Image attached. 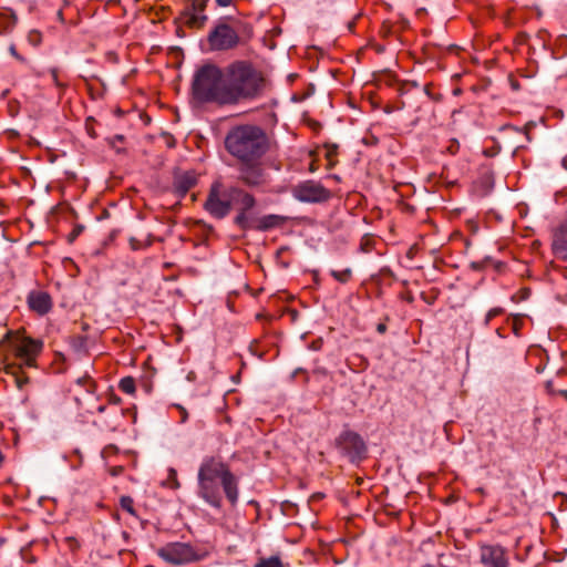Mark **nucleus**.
<instances>
[{"label":"nucleus","instance_id":"obj_13","mask_svg":"<svg viewBox=\"0 0 567 567\" xmlns=\"http://www.w3.org/2000/svg\"><path fill=\"white\" fill-rule=\"evenodd\" d=\"M27 301L30 309L40 316L47 315L52 308L51 296L45 291H31Z\"/></svg>","mask_w":567,"mask_h":567},{"label":"nucleus","instance_id":"obj_20","mask_svg":"<svg viewBox=\"0 0 567 567\" xmlns=\"http://www.w3.org/2000/svg\"><path fill=\"white\" fill-rule=\"evenodd\" d=\"M118 388L124 393L133 394L135 392V380L131 377L123 378L120 381Z\"/></svg>","mask_w":567,"mask_h":567},{"label":"nucleus","instance_id":"obj_35","mask_svg":"<svg viewBox=\"0 0 567 567\" xmlns=\"http://www.w3.org/2000/svg\"><path fill=\"white\" fill-rule=\"evenodd\" d=\"M457 147H458V145H457V144H455V143H453V144L450 146V148H449V150H450V152H451V153H455V152H456V150H457Z\"/></svg>","mask_w":567,"mask_h":567},{"label":"nucleus","instance_id":"obj_41","mask_svg":"<svg viewBox=\"0 0 567 567\" xmlns=\"http://www.w3.org/2000/svg\"><path fill=\"white\" fill-rule=\"evenodd\" d=\"M7 369H8V371H9L10 369H16V368H14V367L7 365Z\"/></svg>","mask_w":567,"mask_h":567},{"label":"nucleus","instance_id":"obj_34","mask_svg":"<svg viewBox=\"0 0 567 567\" xmlns=\"http://www.w3.org/2000/svg\"><path fill=\"white\" fill-rule=\"evenodd\" d=\"M51 79L56 85H59L58 73L55 70H51Z\"/></svg>","mask_w":567,"mask_h":567},{"label":"nucleus","instance_id":"obj_39","mask_svg":"<svg viewBox=\"0 0 567 567\" xmlns=\"http://www.w3.org/2000/svg\"><path fill=\"white\" fill-rule=\"evenodd\" d=\"M309 167H310V172H315L313 167H312V163L309 164Z\"/></svg>","mask_w":567,"mask_h":567},{"label":"nucleus","instance_id":"obj_7","mask_svg":"<svg viewBox=\"0 0 567 567\" xmlns=\"http://www.w3.org/2000/svg\"><path fill=\"white\" fill-rule=\"evenodd\" d=\"M231 206L233 202L230 187H225L219 182L213 183L204 205L205 209L214 218L223 219L229 214Z\"/></svg>","mask_w":567,"mask_h":567},{"label":"nucleus","instance_id":"obj_2","mask_svg":"<svg viewBox=\"0 0 567 567\" xmlns=\"http://www.w3.org/2000/svg\"><path fill=\"white\" fill-rule=\"evenodd\" d=\"M225 146L233 156L260 175H268V167L279 169L275 159L261 161L268 148V138L258 126L241 125L233 128L226 136Z\"/></svg>","mask_w":567,"mask_h":567},{"label":"nucleus","instance_id":"obj_12","mask_svg":"<svg viewBox=\"0 0 567 567\" xmlns=\"http://www.w3.org/2000/svg\"><path fill=\"white\" fill-rule=\"evenodd\" d=\"M551 249L558 259L567 261V216L553 230Z\"/></svg>","mask_w":567,"mask_h":567},{"label":"nucleus","instance_id":"obj_33","mask_svg":"<svg viewBox=\"0 0 567 567\" xmlns=\"http://www.w3.org/2000/svg\"><path fill=\"white\" fill-rule=\"evenodd\" d=\"M377 331H378L379 333H384V332L386 331V326H385V323H379V324L377 326Z\"/></svg>","mask_w":567,"mask_h":567},{"label":"nucleus","instance_id":"obj_3","mask_svg":"<svg viewBox=\"0 0 567 567\" xmlns=\"http://www.w3.org/2000/svg\"><path fill=\"white\" fill-rule=\"evenodd\" d=\"M227 82L228 104H235L244 99H254L260 94L264 78L250 63L237 61L225 70Z\"/></svg>","mask_w":567,"mask_h":567},{"label":"nucleus","instance_id":"obj_9","mask_svg":"<svg viewBox=\"0 0 567 567\" xmlns=\"http://www.w3.org/2000/svg\"><path fill=\"white\" fill-rule=\"evenodd\" d=\"M293 197L302 203H323L331 197V192L315 179H305L292 188Z\"/></svg>","mask_w":567,"mask_h":567},{"label":"nucleus","instance_id":"obj_23","mask_svg":"<svg viewBox=\"0 0 567 567\" xmlns=\"http://www.w3.org/2000/svg\"><path fill=\"white\" fill-rule=\"evenodd\" d=\"M247 210H240V213L235 218V224L240 227L243 230L249 227L248 217L246 215Z\"/></svg>","mask_w":567,"mask_h":567},{"label":"nucleus","instance_id":"obj_17","mask_svg":"<svg viewBox=\"0 0 567 567\" xmlns=\"http://www.w3.org/2000/svg\"><path fill=\"white\" fill-rule=\"evenodd\" d=\"M197 179H177L174 183V192L178 197H183L186 193L195 186Z\"/></svg>","mask_w":567,"mask_h":567},{"label":"nucleus","instance_id":"obj_22","mask_svg":"<svg viewBox=\"0 0 567 567\" xmlns=\"http://www.w3.org/2000/svg\"><path fill=\"white\" fill-rule=\"evenodd\" d=\"M337 150H338L337 145L328 146L326 148L324 156H326V161H327V166L331 167L332 165H334L333 158L337 155Z\"/></svg>","mask_w":567,"mask_h":567},{"label":"nucleus","instance_id":"obj_28","mask_svg":"<svg viewBox=\"0 0 567 567\" xmlns=\"http://www.w3.org/2000/svg\"><path fill=\"white\" fill-rule=\"evenodd\" d=\"M84 226L78 225L73 228V230L69 235V241L72 243L76 239V237L83 231Z\"/></svg>","mask_w":567,"mask_h":567},{"label":"nucleus","instance_id":"obj_38","mask_svg":"<svg viewBox=\"0 0 567 567\" xmlns=\"http://www.w3.org/2000/svg\"><path fill=\"white\" fill-rule=\"evenodd\" d=\"M2 462H3V454H2V452L0 451V466L2 465Z\"/></svg>","mask_w":567,"mask_h":567},{"label":"nucleus","instance_id":"obj_14","mask_svg":"<svg viewBox=\"0 0 567 567\" xmlns=\"http://www.w3.org/2000/svg\"><path fill=\"white\" fill-rule=\"evenodd\" d=\"M230 189L233 205H239L240 210H249L255 206V199L250 194L236 187H230Z\"/></svg>","mask_w":567,"mask_h":567},{"label":"nucleus","instance_id":"obj_36","mask_svg":"<svg viewBox=\"0 0 567 567\" xmlns=\"http://www.w3.org/2000/svg\"><path fill=\"white\" fill-rule=\"evenodd\" d=\"M557 393L567 400V390H559Z\"/></svg>","mask_w":567,"mask_h":567},{"label":"nucleus","instance_id":"obj_18","mask_svg":"<svg viewBox=\"0 0 567 567\" xmlns=\"http://www.w3.org/2000/svg\"><path fill=\"white\" fill-rule=\"evenodd\" d=\"M254 567H289V564H285L279 556H271L261 558Z\"/></svg>","mask_w":567,"mask_h":567},{"label":"nucleus","instance_id":"obj_29","mask_svg":"<svg viewBox=\"0 0 567 567\" xmlns=\"http://www.w3.org/2000/svg\"><path fill=\"white\" fill-rule=\"evenodd\" d=\"M168 478L173 482L172 483V487L173 488H178L179 487V483L177 481V472H176V470H174V468H169L168 470Z\"/></svg>","mask_w":567,"mask_h":567},{"label":"nucleus","instance_id":"obj_16","mask_svg":"<svg viewBox=\"0 0 567 567\" xmlns=\"http://www.w3.org/2000/svg\"><path fill=\"white\" fill-rule=\"evenodd\" d=\"M285 223V217L279 215H266L258 220L257 229L265 231L278 227Z\"/></svg>","mask_w":567,"mask_h":567},{"label":"nucleus","instance_id":"obj_8","mask_svg":"<svg viewBox=\"0 0 567 567\" xmlns=\"http://www.w3.org/2000/svg\"><path fill=\"white\" fill-rule=\"evenodd\" d=\"M337 446L352 463L360 462L367 457V444L357 432L343 431L337 439Z\"/></svg>","mask_w":567,"mask_h":567},{"label":"nucleus","instance_id":"obj_11","mask_svg":"<svg viewBox=\"0 0 567 567\" xmlns=\"http://www.w3.org/2000/svg\"><path fill=\"white\" fill-rule=\"evenodd\" d=\"M480 561L485 567H509V558L507 551L501 545H481Z\"/></svg>","mask_w":567,"mask_h":567},{"label":"nucleus","instance_id":"obj_31","mask_svg":"<svg viewBox=\"0 0 567 567\" xmlns=\"http://www.w3.org/2000/svg\"><path fill=\"white\" fill-rule=\"evenodd\" d=\"M9 51L17 60L24 61V59L17 52L14 45H10Z\"/></svg>","mask_w":567,"mask_h":567},{"label":"nucleus","instance_id":"obj_40","mask_svg":"<svg viewBox=\"0 0 567 567\" xmlns=\"http://www.w3.org/2000/svg\"><path fill=\"white\" fill-rule=\"evenodd\" d=\"M327 177H333V178H337V177H339V176H338V175L332 174V175H328Z\"/></svg>","mask_w":567,"mask_h":567},{"label":"nucleus","instance_id":"obj_1","mask_svg":"<svg viewBox=\"0 0 567 567\" xmlns=\"http://www.w3.org/2000/svg\"><path fill=\"white\" fill-rule=\"evenodd\" d=\"M221 491L230 505L235 506L239 498V478L220 456H206L197 473V495L209 506L219 509L223 505Z\"/></svg>","mask_w":567,"mask_h":567},{"label":"nucleus","instance_id":"obj_5","mask_svg":"<svg viewBox=\"0 0 567 567\" xmlns=\"http://www.w3.org/2000/svg\"><path fill=\"white\" fill-rule=\"evenodd\" d=\"M238 25L239 21L236 19H219L207 37L210 50L228 51L236 48L239 43Z\"/></svg>","mask_w":567,"mask_h":567},{"label":"nucleus","instance_id":"obj_25","mask_svg":"<svg viewBox=\"0 0 567 567\" xmlns=\"http://www.w3.org/2000/svg\"><path fill=\"white\" fill-rule=\"evenodd\" d=\"M41 40H42L41 33L37 30H31L28 33V42L31 45L38 47L41 43Z\"/></svg>","mask_w":567,"mask_h":567},{"label":"nucleus","instance_id":"obj_32","mask_svg":"<svg viewBox=\"0 0 567 567\" xmlns=\"http://www.w3.org/2000/svg\"><path fill=\"white\" fill-rule=\"evenodd\" d=\"M233 0H216L217 4L220 7H227L231 3Z\"/></svg>","mask_w":567,"mask_h":567},{"label":"nucleus","instance_id":"obj_37","mask_svg":"<svg viewBox=\"0 0 567 567\" xmlns=\"http://www.w3.org/2000/svg\"><path fill=\"white\" fill-rule=\"evenodd\" d=\"M186 419H187V413H186V411H183L182 421L185 422Z\"/></svg>","mask_w":567,"mask_h":567},{"label":"nucleus","instance_id":"obj_27","mask_svg":"<svg viewBox=\"0 0 567 567\" xmlns=\"http://www.w3.org/2000/svg\"><path fill=\"white\" fill-rule=\"evenodd\" d=\"M11 373L16 377V383L19 389H22L29 382L28 377L18 375L16 371H12Z\"/></svg>","mask_w":567,"mask_h":567},{"label":"nucleus","instance_id":"obj_4","mask_svg":"<svg viewBox=\"0 0 567 567\" xmlns=\"http://www.w3.org/2000/svg\"><path fill=\"white\" fill-rule=\"evenodd\" d=\"M193 95L202 103L228 104L225 71L214 64L198 69L193 80Z\"/></svg>","mask_w":567,"mask_h":567},{"label":"nucleus","instance_id":"obj_26","mask_svg":"<svg viewBox=\"0 0 567 567\" xmlns=\"http://www.w3.org/2000/svg\"><path fill=\"white\" fill-rule=\"evenodd\" d=\"M123 140H124V136H123V135H115V136H113V137L107 138L106 141H107L109 145H110L112 148H114L117 153H120V152H121V148H118V147L116 146V143L123 142Z\"/></svg>","mask_w":567,"mask_h":567},{"label":"nucleus","instance_id":"obj_21","mask_svg":"<svg viewBox=\"0 0 567 567\" xmlns=\"http://www.w3.org/2000/svg\"><path fill=\"white\" fill-rule=\"evenodd\" d=\"M120 504H121L122 509L126 511L127 513H130L132 515H135V511L133 507L134 502H133L132 497L122 496L120 499Z\"/></svg>","mask_w":567,"mask_h":567},{"label":"nucleus","instance_id":"obj_19","mask_svg":"<svg viewBox=\"0 0 567 567\" xmlns=\"http://www.w3.org/2000/svg\"><path fill=\"white\" fill-rule=\"evenodd\" d=\"M330 275L339 282L347 284L352 277V270L346 268L343 270H331Z\"/></svg>","mask_w":567,"mask_h":567},{"label":"nucleus","instance_id":"obj_42","mask_svg":"<svg viewBox=\"0 0 567 567\" xmlns=\"http://www.w3.org/2000/svg\"><path fill=\"white\" fill-rule=\"evenodd\" d=\"M99 411H100V412L104 411V406H100V408H99Z\"/></svg>","mask_w":567,"mask_h":567},{"label":"nucleus","instance_id":"obj_24","mask_svg":"<svg viewBox=\"0 0 567 567\" xmlns=\"http://www.w3.org/2000/svg\"><path fill=\"white\" fill-rule=\"evenodd\" d=\"M504 313V309L501 307L492 308L485 316L484 326H488L489 322L497 316Z\"/></svg>","mask_w":567,"mask_h":567},{"label":"nucleus","instance_id":"obj_6","mask_svg":"<svg viewBox=\"0 0 567 567\" xmlns=\"http://www.w3.org/2000/svg\"><path fill=\"white\" fill-rule=\"evenodd\" d=\"M157 555L173 566L188 565L200 561L206 556L205 550L198 549L189 543L174 542L157 549Z\"/></svg>","mask_w":567,"mask_h":567},{"label":"nucleus","instance_id":"obj_15","mask_svg":"<svg viewBox=\"0 0 567 567\" xmlns=\"http://www.w3.org/2000/svg\"><path fill=\"white\" fill-rule=\"evenodd\" d=\"M207 21L202 7L193 6L192 10L185 13V23L192 28H202Z\"/></svg>","mask_w":567,"mask_h":567},{"label":"nucleus","instance_id":"obj_10","mask_svg":"<svg viewBox=\"0 0 567 567\" xmlns=\"http://www.w3.org/2000/svg\"><path fill=\"white\" fill-rule=\"evenodd\" d=\"M43 348V342L38 339L22 337L13 343L16 357L21 361L19 369L22 367H35L37 357Z\"/></svg>","mask_w":567,"mask_h":567},{"label":"nucleus","instance_id":"obj_30","mask_svg":"<svg viewBox=\"0 0 567 567\" xmlns=\"http://www.w3.org/2000/svg\"><path fill=\"white\" fill-rule=\"evenodd\" d=\"M130 246L133 250H138L143 247V244L136 238L132 237L130 238Z\"/></svg>","mask_w":567,"mask_h":567}]
</instances>
